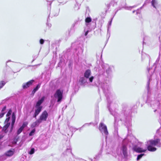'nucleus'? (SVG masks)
<instances>
[{"label":"nucleus","mask_w":161,"mask_h":161,"mask_svg":"<svg viewBox=\"0 0 161 161\" xmlns=\"http://www.w3.org/2000/svg\"><path fill=\"white\" fill-rule=\"evenodd\" d=\"M41 86L40 84H38L36 86V87L33 90L32 92V94L33 95H34L38 89Z\"/></svg>","instance_id":"obj_14"},{"label":"nucleus","mask_w":161,"mask_h":161,"mask_svg":"<svg viewBox=\"0 0 161 161\" xmlns=\"http://www.w3.org/2000/svg\"><path fill=\"white\" fill-rule=\"evenodd\" d=\"M91 74V71L90 69L86 70L84 74V76L86 78H88Z\"/></svg>","instance_id":"obj_13"},{"label":"nucleus","mask_w":161,"mask_h":161,"mask_svg":"<svg viewBox=\"0 0 161 161\" xmlns=\"http://www.w3.org/2000/svg\"><path fill=\"white\" fill-rule=\"evenodd\" d=\"M14 149L9 150L6 152L5 155L7 157H11L12 156L14 153Z\"/></svg>","instance_id":"obj_9"},{"label":"nucleus","mask_w":161,"mask_h":161,"mask_svg":"<svg viewBox=\"0 0 161 161\" xmlns=\"http://www.w3.org/2000/svg\"><path fill=\"white\" fill-rule=\"evenodd\" d=\"M15 120H12L11 124V131H12L13 128L14 127V124L15 123Z\"/></svg>","instance_id":"obj_23"},{"label":"nucleus","mask_w":161,"mask_h":161,"mask_svg":"<svg viewBox=\"0 0 161 161\" xmlns=\"http://www.w3.org/2000/svg\"><path fill=\"white\" fill-rule=\"evenodd\" d=\"M40 43L41 44H43L44 43V40L42 39H40Z\"/></svg>","instance_id":"obj_31"},{"label":"nucleus","mask_w":161,"mask_h":161,"mask_svg":"<svg viewBox=\"0 0 161 161\" xmlns=\"http://www.w3.org/2000/svg\"><path fill=\"white\" fill-rule=\"evenodd\" d=\"M6 106H5L2 109V110H1V112L5 113V111L6 110Z\"/></svg>","instance_id":"obj_29"},{"label":"nucleus","mask_w":161,"mask_h":161,"mask_svg":"<svg viewBox=\"0 0 161 161\" xmlns=\"http://www.w3.org/2000/svg\"><path fill=\"white\" fill-rule=\"evenodd\" d=\"M10 119V117H8V118H6L5 119L4 122V124H5L7 123H10L9 121Z\"/></svg>","instance_id":"obj_21"},{"label":"nucleus","mask_w":161,"mask_h":161,"mask_svg":"<svg viewBox=\"0 0 161 161\" xmlns=\"http://www.w3.org/2000/svg\"><path fill=\"white\" fill-rule=\"evenodd\" d=\"M6 83L3 81H0V89L4 86Z\"/></svg>","instance_id":"obj_16"},{"label":"nucleus","mask_w":161,"mask_h":161,"mask_svg":"<svg viewBox=\"0 0 161 161\" xmlns=\"http://www.w3.org/2000/svg\"><path fill=\"white\" fill-rule=\"evenodd\" d=\"M12 112V110L10 109H9L8 112L6 114L7 117H9V116L11 114V113Z\"/></svg>","instance_id":"obj_24"},{"label":"nucleus","mask_w":161,"mask_h":161,"mask_svg":"<svg viewBox=\"0 0 161 161\" xmlns=\"http://www.w3.org/2000/svg\"><path fill=\"white\" fill-rule=\"evenodd\" d=\"M5 114V113H3H3L1 112V113H0V118L3 117Z\"/></svg>","instance_id":"obj_30"},{"label":"nucleus","mask_w":161,"mask_h":161,"mask_svg":"<svg viewBox=\"0 0 161 161\" xmlns=\"http://www.w3.org/2000/svg\"><path fill=\"white\" fill-rule=\"evenodd\" d=\"M44 98L45 97H43L41 99L39 100L36 103L35 107H42V106H41V105L44 101Z\"/></svg>","instance_id":"obj_10"},{"label":"nucleus","mask_w":161,"mask_h":161,"mask_svg":"<svg viewBox=\"0 0 161 161\" xmlns=\"http://www.w3.org/2000/svg\"><path fill=\"white\" fill-rule=\"evenodd\" d=\"M160 140L159 139L149 140L147 142V143L148 144L147 147V150L150 152H154L156 151L157 148L153 146L160 145Z\"/></svg>","instance_id":"obj_1"},{"label":"nucleus","mask_w":161,"mask_h":161,"mask_svg":"<svg viewBox=\"0 0 161 161\" xmlns=\"http://www.w3.org/2000/svg\"><path fill=\"white\" fill-rule=\"evenodd\" d=\"M19 138V137H15L14 139V140L13 142V143L14 144H16L17 143V142L18 141V140Z\"/></svg>","instance_id":"obj_22"},{"label":"nucleus","mask_w":161,"mask_h":161,"mask_svg":"<svg viewBox=\"0 0 161 161\" xmlns=\"http://www.w3.org/2000/svg\"><path fill=\"white\" fill-rule=\"evenodd\" d=\"M144 155V154H141L138 155L137 158V160H138L140 159L142 157V156H143Z\"/></svg>","instance_id":"obj_28"},{"label":"nucleus","mask_w":161,"mask_h":161,"mask_svg":"<svg viewBox=\"0 0 161 161\" xmlns=\"http://www.w3.org/2000/svg\"><path fill=\"white\" fill-rule=\"evenodd\" d=\"M36 108V109L35 110V112L33 116V117L34 118H36L41 112L42 107H37Z\"/></svg>","instance_id":"obj_6"},{"label":"nucleus","mask_w":161,"mask_h":161,"mask_svg":"<svg viewBox=\"0 0 161 161\" xmlns=\"http://www.w3.org/2000/svg\"><path fill=\"white\" fill-rule=\"evenodd\" d=\"M16 116L14 113H13L12 115V120H15Z\"/></svg>","instance_id":"obj_26"},{"label":"nucleus","mask_w":161,"mask_h":161,"mask_svg":"<svg viewBox=\"0 0 161 161\" xmlns=\"http://www.w3.org/2000/svg\"><path fill=\"white\" fill-rule=\"evenodd\" d=\"M99 129L100 131L103 130L104 133L106 135H107L108 132L107 130V126L104 125L103 123H100L99 126Z\"/></svg>","instance_id":"obj_4"},{"label":"nucleus","mask_w":161,"mask_h":161,"mask_svg":"<svg viewBox=\"0 0 161 161\" xmlns=\"http://www.w3.org/2000/svg\"><path fill=\"white\" fill-rule=\"evenodd\" d=\"M93 79H94L93 76H92L91 77L89 78V79L90 81L91 82H92Z\"/></svg>","instance_id":"obj_32"},{"label":"nucleus","mask_w":161,"mask_h":161,"mask_svg":"<svg viewBox=\"0 0 161 161\" xmlns=\"http://www.w3.org/2000/svg\"><path fill=\"white\" fill-rule=\"evenodd\" d=\"M34 81V80H31L26 83H24L22 86L23 88L24 89L27 88L32 85Z\"/></svg>","instance_id":"obj_7"},{"label":"nucleus","mask_w":161,"mask_h":161,"mask_svg":"<svg viewBox=\"0 0 161 161\" xmlns=\"http://www.w3.org/2000/svg\"><path fill=\"white\" fill-rule=\"evenodd\" d=\"M41 123L40 121L38 119L35 122H33L31 125V128H34L36 126L39 125V124Z\"/></svg>","instance_id":"obj_12"},{"label":"nucleus","mask_w":161,"mask_h":161,"mask_svg":"<svg viewBox=\"0 0 161 161\" xmlns=\"http://www.w3.org/2000/svg\"><path fill=\"white\" fill-rule=\"evenodd\" d=\"M152 6L155 8V5L156 3V0H152L151 2Z\"/></svg>","instance_id":"obj_25"},{"label":"nucleus","mask_w":161,"mask_h":161,"mask_svg":"<svg viewBox=\"0 0 161 161\" xmlns=\"http://www.w3.org/2000/svg\"><path fill=\"white\" fill-rule=\"evenodd\" d=\"M121 150L124 157H127V146L124 144L122 145Z\"/></svg>","instance_id":"obj_5"},{"label":"nucleus","mask_w":161,"mask_h":161,"mask_svg":"<svg viewBox=\"0 0 161 161\" xmlns=\"http://www.w3.org/2000/svg\"><path fill=\"white\" fill-rule=\"evenodd\" d=\"M63 91L60 89H58L54 94V97L55 98H57V102H60L63 97Z\"/></svg>","instance_id":"obj_2"},{"label":"nucleus","mask_w":161,"mask_h":161,"mask_svg":"<svg viewBox=\"0 0 161 161\" xmlns=\"http://www.w3.org/2000/svg\"><path fill=\"white\" fill-rule=\"evenodd\" d=\"M35 152V149L33 148H31V150L29 152V154L31 155L33 154Z\"/></svg>","instance_id":"obj_20"},{"label":"nucleus","mask_w":161,"mask_h":161,"mask_svg":"<svg viewBox=\"0 0 161 161\" xmlns=\"http://www.w3.org/2000/svg\"><path fill=\"white\" fill-rule=\"evenodd\" d=\"M48 114L46 110L42 112L38 119L41 123L42 121H46L48 116Z\"/></svg>","instance_id":"obj_3"},{"label":"nucleus","mask_w":161,"mask_h":161,"mask_svg":"<svg viewBox=\"0 0 161 161\" xmlns=\"http://www.w3.org/2000/svg\"><path fill=\"white\" fill-rule=\"evenodd\" d=\"M23 130L24 129L20 127L17 131V134L18 135L19 134L22 132Z\"/></svg>","instance_id":"obj_19"},{"label":"nucleus","mask_w":161,"mask_h":161,"mask_svg":"<svg viewBox=\"0 0 161 161\" xmlns=\"http://www.w3.org/2000/svg\"><path fill=\"white\" fill-rule=\"evenodd\" d=\"M35 129H34L33 130H32L31 131V132L29 134V136H31L32 135H33V134H34L35 132Z\"/></svg>","instance_id":"obj_27"},{"label":"nucleus","mask_w":161,"mask_h":161,"mask_svg":"<svg viewBox=\"0 0 161 161\" xmlns=\"http://www.w3.org/2000/svg\"><path fill=\"white\" fill-rule=\"evenodd\" d=\"M88 31H86L85 32V36H86L87 35V34L88 33Z\"/></svg>","instance_id":"obj_33"},{"label":"nucleus","mask_w":161,"mask_h":161,"mask_svg":"<svg viewBox=\"0 0 161 161\" xmlns=\"http://www.w3.org/2000/svg\"><path fill=\"white\" fill-rule=\"evenodd\" d=\"M133 149L134 151L138 153L144 152L147 150L146 149H143L141 147H138L136 146L134 147Z\"/></svg>","instance_id":"obj_8"},{"label":"nucleus","mask_w":161,"mask_h":161,"mask_svg":"<svg viewBox=\"0 0 161 161\" xmlns=\"http://www.w3.org/2000/svg\"><path fill=\"white\" fill-rule=\"evenodd\" d=\"M28 124V122H25L23 123V124L21 127L23 129L25 127H26Z\"/></svg>","instance_id":"obj_17"},{"label":"nucleus","mask_w":161,"mask_h":161,"mask_svg":"<svg viewBox=\"0 0 161 161\" xmlns=\"http://www.w3.org/2000/svg\"><path fill=\"white\" fill-rule=\"evenodd\" d=\"M79 81L80 83V84L81 85L84 84L86 82V80L83 77L80 78Z\"/></svg>","instance_id":"obj_15"},{"label":"nucleus","mask_w":161,"mask_h":161,"mask_svg":"<svg viewBox=\"0 0 161 161\" xmlns=\"http://www.w3.org/2000/svg\"><path fill=\"white\" fill-rule=\"evenodd\" d=\"M92 19L90 17H88L85 19V22L87 23H89L91 22Z\"/></svg>","instance_id":"obj_18"},{"label":"nucleus","mask_w":161,"mask_h":161,"mask_svg":"<svg viewBox=\"0 0 161 161\" xmlns=\"http://www.w3.org/2000/svg\"><path fill=\"white\" fill-rule=\"evenodd\" d=\"M5 125L3 126L2 128V130L5 133H7L8 130H7L8 128L10 126V123H7L4 124Z\"/></svg>","instance_id":"obj_11"}]
</instances>
